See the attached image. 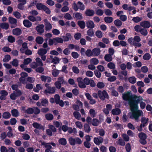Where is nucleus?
<instances>
[{
  "label": "nucleus",
  "instance_id": "nucleus-1",
  "mask_svg": "<svg viewBox=\"0 0 152 152\" xmlns=\"http://www.w3.org/2000/svg\"><path fill=\"white\" fill-rule=\"evenodd\" d=\"M140 97L135 95L133 96L132 99L129 100V105L132 112L130 118L132 119H135L136 120L138 119L139 117L141 115L142 111L138 110V104L140 102Z\"/></svg>",
  "mask_w": 152,
  "mask_h": 152
},
{
  "label": "nucleus",
  "instance_id": "nucleus-2",
  "mask_svg": "<svg viewBox=\"0 0 152 152\" xmlns=\"http://www.w3.org/2000/svg\"><path fill=\"white\" fill-rule=\"evenodd\" d=\"M63 39L61 37H56L52 39H50L49 40V45H52L53 44L56 45L58 43H62L63 42Z\"/></svg>",
  "mask_w": 152,
  "mask_h": 152
},
{
  "label": "nucleus",
  "instance_id": "nucleus-3",
  "mask_svg": "<svg viewBox=\"0 0 152 152\" xmlns=\"http://www.w3.org/2000/svg\"><path fill=\"white\" fill-rule=\"evenodd\" d=\"M72 5L74 10L75 11H77L78 9L82 10H83L85 9L84 5L80 1H78L77 4L75 2L73 3Z\"/></svg>",
  "mask_w": 152,
  "mask_h": 152
},
{
  "label": "nucleus",
  "instance_id": "nucleus-4",
  "mask_svg": "<svg viewBox=\"0 0 152 152\" xmlns=\"http://www.w3.org/2000/svg\"><path fill=\"white\" fill-rule=\"evenodd\" d=\"M69 141L70 144L72 145H74L76 144L80 145L82 143L81 139L78 137L75 138L70 137L69 139Z\"/></svg>",
  "mask_w": 152,
  "mask_h": 152
},
{
  "label": "nucleus",
  "instance_id": "nucleus-5",
  "mask_svg": "<svg viewBox=\"0 0 152 152\" xmlns=\"http://www.w3.org/2000/svg\"><path fill=\"white\" fill-rule=\"evenodd\" d=\"M138 137L140 138L139 142L141 144L145 145L147 144L146 139L147 136L145 133L141 132L138 134Z\"/></svg>",
  "mask_w": 152,
  "mask_h": 152
},
{
  "label": "nucleus",
  "instance_id": "nucleus-6",
  "mask_svg": "<svg viewBox=\"0 0 152 152\" xmlns=\"http://www.w3.org/2000/svg\"><path fill=\"white\" fill-rule=\"evenodd\" d=\"M98 96L99 98L102 100H104L105 98L108 99L109 96L107 91L105 90H103L102 91L99 90L98 91Z\"/></svg>",
  "mask_w": 152,
  "mask_h": 152
},
{
  "label": "nucleus",
  "instance_id": "nucleus-7",
  "mask_svg": "<svg viewBox=\"0 0 152 152\" xmlns=\"http://www.w3.org/2000/svg\"><path fill=\"white\" fill-rule=\"evenodd\" d=\"M133 96L131 91H128L126 93L122 94V98L124 100L128 101L129 103V100L132 99Z\"/></svg>",
  "mask_w": 152,
  "mask_h": 152
},
{
  "label": "nucleus",
  "instance_id": "nucleus-8",
  "mask_svg": "<svg viewBox=\"0 0 152 152\" xmlns=\"http://www.w3.org/2000/svg\"><path fill=\"white\" fill-rule=\"evenodd\" d=\"M77 82L78 83L79 87L81 88H86V86L83 83L82 77H78L77 79Z\"/></svg>",
  "mask_w": 152,
  "mask_h": 152
},
{
  "label": "nucleus",
  "instance_id": "nucleus-9",
  "mask_svg": "<svg viewBox=\"0 0 152 152\" xmlns=\"http://www.w3.org/2000/svg\"><path fill=\"white\" fill-rule=\"evenodd\" d=\"M36 7L38 10H43L46 13L48 12L47 7L42 3H37Z\"/></svg>",
  "mask_w": 152,
  "mask_h": 152
},
{
  "label": "nucleus",
  "instance_id": "nucleus-10",
  "mask_svg": "<svg viewBox=\"0 0 152 152\" xmlns=\"http://www.w3.org/2000/svg\"><path fill=\"white\" fill-rule=\"evenodd\" d=\"M140 25L144 28H148L151 26V23L148 21L144 20L140 22Z\"/></svg>",
  "mask_w": 152,
  "mask_h": 152
},
{
  "label": "nucleus",
  "instance_id": "nucleus-11",
  "mask_svg": "<svg viewBox=\"0 0 152 152\" xmlns=\"http://www.w3.org/2000/svg\"><path fill=\"white\" fill-rule=\"evenodd\" d=\"M120 68L123 71L121 72V74L125 76H126L128 74L127 71L125 70L126 68V65L124 63L121 64L120 65Z\"/></svg>",
  "mask_w": 152,
  "mask_h": 152
},
{
  "label": "nucleus",
  "instance_id": "nucleus-12",
  "mask_svg": "<svg viewBox=\"0 0 152 152\" xmlns=\"http://www.w3.org/2000/svg\"><path fill=\"white\" fill-rule=\"evenodd\" d=\"M9 22L12 24L11 27L14 28L17 26V20L12 17H10L9 18Z\"/></svg>",
  "mask_w": 152,
  "mask_h": 152
},
{
  "label": "nucleus",
  "instance_id": "nucleus-13",
  "mask_svg": "<svg viewBox=\"0 0 152 152\" xmlns=\"http://www.w3.org/2000/svg\"><path fill=\"white\" fill-rule=\"evenodd\" d=\"M44 27L43 25H40L36 27V29L39 34H41L44 32Z\"/></svg>",
  "mask_w": 152,
  "mask_h": 152
},
{
  "label": "nucleus",
  "instance_id": "nucleus-14",
  "mask_svg": "<svg viewBox=\"0 0 152 152\" xmlns=\"http://www.w3.org/2000/svg\"><path fill=\"white\" fill-rule=\"evenodd\" d=\"M103 141V138L100 137H99L98 138L95 137L94 139V143L97 145H99L100 144L102 143Z\"/></svg>",
  "mask_w": 152,
  "mask_h": 152
},
{
  "label": "nucleus",
  "instance_id": "nucleus-15",
  "mask_svg": "<svg viewBox=\"0 0 152 152\" xmlns=\"http://www.w3.org/2000/svg\"><path fill=\"white\" fill-rule=\"evenodd\" d=\"M32 61V59L30 58L25 59L23 62V64L20 65L21 67V68H24L26 65L29 64Z\"/></svg>",
  "mask_w": 152,
  "mask_h": 152
},
{
  "label": "nucleus",
  "instance_id": "nucleus-16",
  "mask_svg": "<svg viewBox=\"0 0 152 152\" xmlns=\"http://www.w3.org/2000/svg\"><path fill=\"white\" fill-rule=\"evenodd\" d=\"M86 27L88 28L92 29L95 27L94 22L91 20H88L86 22Z\"/></svg>",
  "mask_w": 152,
  "mask_h": 152
},
{
  "label": "nucleus",
  "instance_id": "nucleus-17",
  "mask_svg": "<svg viewBox=\"0 0 152 152\" xmlns=\"http://www.w3.org/2000/svg\"><path fill=\"white\" fill-rule=\"evenodd\" d=\"M95 13L94 11L91 9H87L85 12V14L86 16H92Z\"/></svg>",
  "mask_w": 152,
  "mask_h": 152
},
{
  "label": "nucleus",
  "instance_id": "nucleus-18",
  "mask_svg": "<svg viewBox=\"0 0 152 152\" xmlns=\"http://www.w3.org/2000/svg\"><path fill=\"white\" fill-rule=\"evenodd\" d=\"M93 56H96L99 55L101 52L100 49L99 48H95L92 50Z\"/></svg>",
  "mask_w": 152,
  "mask_h": 152
},
{
  "label": "nucleus",
  "instance_id": "nucleus-19",
  "mask_svg": "<svg viewBox=\"0 0 152 152\" xmlns=\"http://www.w3.org/2000/svg\"><path fill=\"white\" fill-rule=\"evenodd\" d=\"M0 99L2 100H4L5 99V96H7L8 93L5 90H1L0 91Z\"/></svg>",
  "mask_w": 152,
  "mask_h": 152
},
{
  "label": "nucleus",
  "instance_id": "nucleus-20",
  "mask_svg": "<svg viewBox=\"0 0 152 152\" xmlns=\"http://www.w3.org/2000/svg\"><path fill=\"white\" fill-rule=\"evenodd\" d=\"M12 34L18 36L22 33L21 30L19 28H17L13 29L12 31Z\"/></svg>",
  "mask_w": 152,
  "mask_h": 152
},
{
  "label": "nucleus",
  "instance_id": "nucleus-21",
  "mask_svg": "<svg viewBox=\"0 0 152 152\" xmlns=\"http://www.w3.org/2000/svg\"><path fill=\"white\" fill-rule=\"evenodd\" d=\"M111 113L113 115H118L121 113V110L119 108H115L112 110Z\"/></svg>",
  "mask_w": 152,
  "mask_h": 152
},
{
  "label": "nucleus",
  "instance_id": "nucleus-22",
  "mask_svg": "<svg viewBox=\"0 0 152 152\" xmlns=\"http://www.w3.org/2000/svg\"><path fill=\"white\" fill-rule=\"evenodd\" d=\"M23 23L24 26L27 28L31 27L32 25L31 23L28 20H24Z\"/></svg>",
  "mask_w": 152,
  "mask_h": 152
},
{
  "label": "nucleus",
  "instance_id": "nucleus-23",
  "mask_svg": "<svg viewBox=\"0 0 152 152\" xmlns=\"http://www.w3.org/2000/svg\"><path fill=\"white\" fill-rule=\"evenodd\" d=\"M72 36L69 33H67L66 34L65 36H63V40L64 41H68L69 39H71Z\"/></svg>",
  "mask_w": 152,
  "mask_h": 152
},
{
  "label": "nucleus",
  "instance_id": "nucleus-24",
  "mask_svg": "<svg viewBox=\"0 0 152 152\" xmlns=\"http://www.w3.org/2000/svg\"><path fill=\"white\" fill-rule=\"evenodd\" d=\"M57 79L58 81H57L61 84L66 85L67 84V82L64 79V77L63 76L58 77Z\"/></svg>",
  "mask_w": 152,
  "mask_h": 152
},
{
  "label": "nucleus",
  "instance_id": "nucleus-25",
  "mask_svg": "<svg viewBox=\"0 0 152 152\" xmlns=\"http://www.w3.org/2000/svg\"><path fill=\"white\" fill-rule=\"evenodd\" d=\"M77 24L82 29L84 28L86 26V24L83 21L80 20L77 22Z\"/></svg>",
  "mask_w": 152,
  "mask_h": 152
},
{
  "label": "nucleus",
  "instance_id": "nucleus-26",
  "mask_svg": "<svg viewBox=\"0 0 152 152\" xmlns=\"http://www.w3.org/2000/svg\"><path fill=\"white\" fill-rule=\"evenodd\" d=\"M27 49V44L24 42L22 45V47L20 49V51L22 53H24L25 50H26Z\"/></svg>",
  "mask_w": 152,
  "mask_h": 152
},
{
  "label": "nucleus",
  "instance_id": "nucleus-27",
  "mask_svg": "<svg viewBox=\"0 0 152 152\" xmlns=\"http://www.w3.org/2000/svg\"><path fill=\"white\" fill-rule=\"evenodd\" d=\"M58 141L59 143L62 145H65L67 143L66 140L64 138L60 139Z\"/></svg>",
  "mask_w": 152,
  "mask_h": 152
},
{
  "label": "nucleus",
  "instance_id": "nucleus-28",
  "mask_svg": "<svg viewBox=\"0 0 152 152\" xmlns=\"http://www.w3.org/2000/svg\"><path fill=\"white\" fill-rule=\"evenodd\" d=\"M84 131L87 133H89L91 130V129L89 125L87 124L84 125Z\"/></svg>",
  "mask_w": 152,
  "mask_h": 152
},
{
  "label": "nucleus",
  "instance_id": "nucleus-29",
  "mask_svg": "<svg viewBox=\"0 0 152 152\" xmlns=\"http://www.w3.org/2000/svg\"><path fill=\"white\" fill-rule=\"evenodd\" d=\"M113 18L110 17H105L104 18V20L107 23H110L113 21Z\"/></svg>",
  "mask_w": 152,
  "mask_h": 152
},
{
  "label": "nucleus",
  "instance_id": "nucleus-30",
  "mask_svg": "<svg viewBox=\"0 0 152 152\" xmlns=\"http://www.w3.org/2000/svg\"><path fill=\"white\" fill-rule=\"evenodd\" d=\"M75 15V18H76L77 20H81L83 19V17L82 14L79 12H77L76 13H74L73 15Z\"/></svg>",
  "mask_w": 152,
  "mask_h": 152
},
{
  "label": "nucleus",
  "instance_id": "nucleus-31",
  "mask_svg": "<svg viewBox=\"0 0 152 152\" xmlns=\"http://www.w3.org/2000/svg\"><path fill=\"white\" fill-rule=\"evenodd\" d=\"M47 51L45 49H41L38 51V53L40 56H43L47 53Z\"/></svg>",
  "mask_w": 152,
  "mask_h": 152
},
{
  "label": "nucleus",
  "instance_id": "nucleus-32",
  "mask_svg": "<svg viewBox=\"0 0 152 152\" xmlns=\"http://www.w3.org/2000/svg\"><path fill=\"white\" fill-rule=\"evenodd\" d=\"M73 116L77 120H80L81 118V115L78 111H74L73 112Z\"/></svg>",
  "mask_w": 152,
  "mask_h": 152
},
{
  "label": "nucleus",
  "instance_id": "nucleus-33",
  "mask_svg": "<svg viewBox=\"0 0 152 152\" xmlns=\"http://www.w3.org/2000/svg\"><path fill=\"white\" fill-rule=\"evenodd\" d=\"M114 24L118 28L120 27L122 25V22L119 19H117L114 21Z\"/></svg>",
  "mask_w": 152,
  "mask_h": 152
},
{
  "label": "nucleus",
  "instance_id": "nucleus-34",
  "mask_svg": "<svg viewBox=\"0 0 152 152\" xmlns=\"http://www.w3.org/2000/svg\"><path fill=\"white\" fill-rule=\"evenodd\" d=\"M100 123V121L97 119L93 118L92 120V124L93 126H98Z\"/></svg>",
  "mask_w": 152,
  "mask_h": 152
},
{
  "label": "nucleus",
  "instance_id": "nucleus-35",
  "mask_svg": "<svg viewBox=\"0 0 152 152\" xmlns=\"http://www.w3.org/2000/svg\"><path fill=\"white\" fill-rule=\"evenodd\" d=\"M51 62H53L55 64H58L60 62L59 58L56 56H55L53 58H52Z\"/></svg>",
  "mask_w": 152,
  "mask_h": 152
},
{
  "label": "nucleus",
  "instance_id": "nucleus-36",
  "mask_svg": "<svg viewBox=\"0 0 152 152\" xmlns=\"http://www.w3.org/2000/svg\"><path fill=\"white\" fill-rule=\"evenodd\" d=\"M129 82L132 84H134L136 82V79L134 76L130 77L128 78Z\"/></svg>",
  "mask_w": 152,
  "mask_h": 152
},
{
  "label": "nucleus",
  "instance_id": "nucleus-37",
  "mask_svg": "<svg viewBox=\"0 0 152 152\" xmlns=\"http://www.w3.org/2000/svg\"><path fill=\"white\" fill-rule=\"evenodd\" d=\"M11 116L10 114L8 112H5L2 114V117L5 119L9 118Z\"/></svg>",
  "mask_w": 152,
  "mask_h": 152
},
{
  "label": "nucleus",
  "instance_id": "nucleus-38",
  "mask_svg": "<svg viewBox=\"0 0 152 152\" xmlns=\"http://www.w3.org/2000/svg\"><path fill=\"white\" fill-rule=\"evenodd\" d=\"M140 34L143 36H146L148 34V32L146 29L145 28H142L140 31Z\"/></svg>",
  "mask_w": 152,
  "mask_h": 152
},
{
  "label": "nucleus",
  "instance_id": "nucleus-39",
  "mask_svg": "<svg viewBox=\"0 0 152 152\" xmlns=\"http://www.w3.org/2000/svg\"><path fill=\"white\" fill-rule=\"evenodd\" d=\"M105 60L107 62H110L112 61L113 58L109 54H106L104 56Z\"/></svg>",
  "mask_w": 152,
  "mask_h": 152
},
{
  "label": "nucleus",
  "instance_id": "nucleus-40",
  "mask_svg": "<svg viewBox=\"0 0 152 152\" xmlns=\"http://www.w3.org/2000/svg\"><path fill=\"white\" fill-rule=\"evenodd\" d=\"M142 19V17H139L137 16L133 17L132 19V20L135 23H137L140 21Z\"/></svg>",
  "mask_w": 152,
  "mask_h": 152
},
{
  "label": "nucleus",
  "instance_id": "nucleus-41",
  "mask_svg": "<svg viewBox=\"0 0 152 152\" xmlns=\"http://www.w3.org/2000/svg\"><path fill=\"white\" fill-rule=\"evenodd\" d=\"M42 88L41 85L39 84H37L36 86V87L34 88L33 89L34 91L36 92H38Z\"/></svg>",
  "mask_w": 152,
  "mask_h": 152
},
{
  "label": "nucleus",
  "instance_id": "nucleus-42",
  "mask_svg": "<svg viewBox=\"0 0 152 152\" xmlns=\"http://www.w3.org/2000/svg\"><path fill=\"white\" fill-rule=\"evenodd\" d=\"M143 59L146 61L149 60L151 58V55L149 53H146L143 56Z\"/></svg>",
  "mask_w": 152,
  "mask_h": 152
},
{
  "label": "nucleus",
  "instance_id": "nucleus-43",
  "mask_svg": "<svg viewBox=\"0 0 152 152\" xmlns=\"http://www.w3.org/2000/svg\"><path fill=\"white\" fill-rule=\"evenodd\" d=\"M12 115L14 117H17L18 116L19 113L16 109L12 110L11 111Z\"/></svg>",
  "mask_w": 152,
  "mask_h": 152
},
{
  "label": "nucleus",
  "instance_id": "nucleus-44",
  "mask_svg": "<svg viewBox=\"0 0 152 152\" xmlns=\"http://www.w3.org/2000/svg\"><path fill=\"white\" fill-rule=\"evenodd\" d=\"M89 113L90 114L92 118L94 117L96 115L95 111L93 109H91L90 110Z\"/></svg>",
  "mask_w": 152,
  "mask_h": 152
},
{
  "label": "nucleus",
  "instance_id": "nucleus-45",
  "mask_svg": "<svg viewBox=\"0 0 152 152\" xmlns=\"http://www.w3.org/2000/svg\"><path fill=\"white\" fill-rule=\"evenodd\" d=\"M85 55L88 57L93 56L92 51L91 49H87L85 52Z\"/></svg>",
  "mask_w": 152,
  "mask_h": 152
},
{
  "label": "nucleus",
  "instance_id": "nucleus-46",
  "mask_svg": "<svg viewBox=\"0 0 152 152\" xmlns=\"http://www.w3.org/2000/svg\"><path fill=\"white\" fill-rule=\"evenodd\" d=\"M9 26V24L7 23H0V26L3 29H7L8 28Z\"/></svg>",
  "mask_w": 152,
  "mask_h": 152
},
{
  "label": "nucleus",
  "instance_id": "nucleus-47",
  "mask_svg": "<svg viewBox=\"0 0 152 152\" xmlns=\"http://www.w3.org/2000/svg\"><path fill=\"white\" fill-rule=\"evenodd\" d=\"M91 63L93 64L94 65H96L99 63V60L95 58H91L90 61Z\"/></svg>",
  "mask_w": 152,
  "mask_h": 152
},
{
  "label": "nucleus",
  "instance_id": "nucleus-48",
  "mask_svg": "<svg viewBox=\"0 0 152 152\" xmlns=\"http://www.w3.org/2000/svg\"><path fill=\"white\" fill-rule=\"evenodd\" d=\"M36 42L39 44H42L44 41L43 39L41 37H38L36 39Z\"/></svg>",
  "mask_w": 152,
  "mask_h": 152
},
{
  "label": "nucleus",
  "instance_id": "nucleus-49",
  "mask_svg": "<svg viewBox=\"0 0 152 152\" xmlns=\"http://www.w3.org/2000/svg\"><path fill=\"white\" fill-rule=\"evenodd\" d=\"M52 73L54 77H57L59 73V71L56 69H54L52 70Z\"/></svg>",
  "mask_w": 152,
  "mask_h": 152
},
{
  "label": "nucleus",
  "instance_id": "nucleus-50",
  "mask_svg": "<svg viewBox=\"0 0 152 152\" xmlns=\"http://www.w3.org/2000/svg\"><path fill=\"white\" fill-rule=\"evenodd\" d=\"M56 91L55 87H49L48 86V93L54 94Z\"/></svg>",
  "mask_w": 152,
  "mask_h": 152
},
{
  "label": "nucleus",
  "instance_id": "nucleus-51",
  "mask_svg": "<svg viewBox=\"0 0 152 152\" xmlns=\"http://www.w3.org/2000/svg\"><path fill=\"white\" fill-rule=\"evenodd\" d=\"M104 12L102 10L98 9L96 10V14L98 16H102L103 15Z\"/></svg>",
  "mask_w": 152,
  "mask_h": 152
},
{
  "label": "nucleus",
  "instance_id": "nucleus-52",
  "mask_svg": "<svg viewBox=\"0 0 152 152\" xmlns=\"http://www.w3.org/2000/svg\"><path fill=\"white\" fill-rule=\"evenodd\" d=\"M117 144H118L120 145L124 146L125 145V142L121 138L118 139V142H117Z\"/></svg>",
  "mask_w": 152,
  "mask_h": 152
},
{
  "label": "nucleus",
  "instance_id": "nucleus-53",
  "mask_svg": "<svg viewBox=\"0 0 152 152\" xmlns=\"http://www.w3.org/2000/svg\"><path fill=\"white\" fill-rule=\"evenodd\" d=\"M87 34L90 37H93L94 34V31L92 29H89L87 32Z\"/></svg>",
  "mask_w": 152,
  "mask_h": 152
},
{
  "label": "nucleus",
  "instance_id": "nucleus-54",
  "mask_svg": "<svg viewBox=\"0 0 152 152\" xmlns=\"http://www.w3.org/2000/svg\"><path fill=\"white\" fill-rule=\"evenodd\" d=\"M96 86L98 88L101 89L104 87L105 85L103 82H99L97 83Z\"/></svg>",
  "mask_w": 152,
  "mask_h": 152
},
{
  "label": "nucleus",
  "instance_id": "nucleus-55",
  "mask_svg": "<svg viewBox=\"0 0 152 152\" xmlns=\"http://www.w3.org/2000/svg\"><path fill=\"white\" fill-rule=\"evenodd\" d=\"M105 14L107 16H110L112 15V12L109 9H105L104 10Z\"/></svg>",
  "mask_w": 152,
  "mask_h": 152
},
{
  "label": "nucleus",
  "instance_id": "nucleus-56",
  "mask_svg": "<svg viewBox=\"0 0 152 152\" xmlns=\"http://www.w3.org/2000/svg\"><path fill=\"white\" fill-rule=\"evenodd\" d=\"M94 74L98 78H100L101 76V72L97 69H95L94 71Z\"/></svg>",
  "mask_w": 152,
  "mask_h": 152
},
{
  "label": "nucleus",
  "instance_id": "nucleus-57",
  "mask_svg": "<svg viewBox=\"0 0 152 152\" xmlns=\"http://www.w3.org/2000/svg\"><path fill=\"white\" fill-rule=\"evenodd\" d=\"M75 124L76 126L79 129H81L82 128L83 125V124L81 122L77 121L75 122Z\"/></svg>",
  "mask_w": 152,
  "mask_h": 152
},
{
  "label": "nucleus",
  "instance_id": "nucleus-58",
  "mask_svg": "<svg viewBox=\"0 0 152 152\" xmlns=\"http://www.w3.org/2000/svg\"><path fill=\"white\" fill-rule=\"evenodd\" d=\"M71 55L75 59H76L79 56V54L78 53L76 52H72L71 53Z\"/></svg>",
  "mask_w": 152,
  "mask_h": 152
},
{
  "label": "nucleus",
  "instance_id": "nucleus-59",
  "mask_svg": "<svg viewBox=\"0 0 152 152\" xmlns=\"http://www.w3.org/2000/svg\"><path fill=\"white\" fill-rule=\"evenodd\" d=\"M7 39L8 41L10 42L13 43L15 41V37L12 36H9L8 37Z\"/></svg>",
  "mask_w": 152,
  "mask_h": 152
},
{
  "label": "nucleus",
  "instance_id": "nucleus-60",
  "mask_svg": "<svg viewBox=\"0 0 152 152\" xmlns=\"http://www.w3.org/2000/svg\"><path fill=\"white\" fill-rule=\"evenodd\" d=\"M90 80L87 77H85L83 79V83L85 85H88L90 83Z\"/></svg>",
  "mask_w": 152,
  "mask_h": 152
},
{
  "label": "nucleus",
  "instance_id": "nucleus-61",
  "mask_svg": "<svg viewBox=\"0 0 152 152\" xmlns=\"http://www.w3.org/2000/svg\"><path fill=\"white\" fill-rule=\"evenodd\" d=\"M73 72L75 73L78 74L79 72V69L76 66H74L72 67Z\"/></svg>",
  "mask_w": 152,
  "mask_h": 152
},
{
  "label": "nucleus",
  "instance_id": "nucleus-62",
  "mask_svg": "<svg viewBox=\"0 0 152 152\" xmlns=\"http://www.w3.org/2000/svg\"><path fill=\"white\" fill-rule=\"evenodd\" d=\"M96 35L98 38H102V32L99 30H97L96 32Z\"/></svg>",
  "mask_w": 152,
  "mask_h": 152
},
{
  "label": "nucleus",
  "instance_id": "nucleus-63",
  "mask_svg": "<svg viewBox=\"0 0 152 152\" xmlns=\"http://www.w3.org/2000/svg\"><path fill=\"white\" fill-rule=\"evenodd\" d=\"M10 59V56L9 55H5L4 58L3 59V61L4 62H7Z\"/></svg>",
  "mask_w": 152,
  "mask_h": 152
},
{
  "label": "nucleus",
  "instance_id": "nucleus-64",
  "mask_svg": "<svg viewBox=\"0 0 152 152\" xmlns=\"http://www.w3.org/2000/svg\"><path fill=\"white\" fill-rule=\"evenodd\" d=\"M64 18L66 19L71 20L72 19L71 15L68 13H66L64 16Z\"/></svg>",
  "mask_w": 152,
  "mask_h": 152
}]
</instances>
